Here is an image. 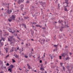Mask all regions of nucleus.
<instances>
[{"label":"nucleus","instance_id":"nucleus-3","mask_svg":"<svg viewBox=\"0 0 73 73\" xmlns=\"http://www.w3.org/2000/svg\"><path fill=\"white\" fill-rule=\"evenodd\" d=\"M67 53H62V57H65V56L66 55H67V56H68V52H67Z\"/></svg>","mask_w":73,"mask_h":73},{"label":"nucleus","instance_id":"nucleus-21","mask_svg":"<svg viewBox=\"0 0 73 73\" xmlns=\"http://www.w3.org/2000/svg\"><path fill=\"white\" fill-rule=\"evenodd\" d=\"M0 64L1 65H3V62L0 60Z\"/></svg>","mask_w":73,"mask_h":73},{"label":"nucleus","instance_id":"nucleus-34","mask_svg":"<svg viewBox=\"0 0 73 73\" xmlns=\"http://www.w3.org/2000/svg\"><path fill=\"white\" fill-rule=\"evenodd\" d=\"M8 20L9 23H10L11 22H12V20H10L9 19H8Z\"/></svg>","mask_w":73,"mask_h":73},{"label":"nucleus","instance_id":"nucleus-45","mask_svg":"<svg viewBox=\"0 0 73 73\" xmlns=\"http://www.w3.org/2000/svg\"><path fill=\"white\" fill-rule=\"evenodd\" d=\"M15 57L16 58H18L19 57V56H17V55L16 54L15 56Z\"/></svg>","mask_w":73,"mask_h":73},{"label":"nucleus","instance_id":"nucleus-47","mask_svg":"<svg viewBox=\"0 0 73 73\" xmlns=\"http://www.w3.org/2000/svg\"><path fill=\"white\" fill-rule=\"evenodd\" d=\"M60 8V4H58V8Z\"/></svg>","mask_w":73,"mask_h":73},{"label":"nucleus","instance_id":"nucleus-6","mask_svg":"<svg viewBox=\"0 0 73 73\" xmlns=\"http://www.w3.org/2000/svg\"><path fill=\"white\" fill-rule=\"evenodd\" d=\"M11 18L12 19V20H15V18L16 17L15 16V15H12L11 16Z\"/></svg>","mask_w":73,"mask_h":73},{"label":"nucleus","instance_id":"nucleus-57","mask_svg":"<svg viewBox=\"0 0 73 73\" xmlns=\"http://www.w3.org/2000/svg\"><path fill=\"white\" fill-rule=\"evenodd\" d=\"M19 70H22V69H21V68H19Z\"/></svg>","mask_w":73,"mask_h":73},{"label":"nucleus","instance_id":"nucleus-24","mask_svg":"<svg viewBox=\"0 0 73 73\" xmlns=\"http://www.w3.org/2000/svg\"><path fill=\"white\" fill-rule=\"evenodd\" d=\"M12 60L13 61V62H16V61H15V60H14V59H12Z\"/></svg>","mask_w":73,"mask_h":73},{"label":"nucleus","instance_id":"nucleus-59","mask_svg":"<svg viewBox=\"0 0 73 73\" xmlns=\"http://www.w3.org/2000/svg\"><path fill=\"white\" fill-rule=\"evenodd\" d=\"M32 26L33 27V28L34 27H35V26L33 25H32Z\"/></svg>","mask_w":73,"mask_h":73},{"label":"nucleus","instance_id":"nucleus-43","mask_svg":"<svg viewBox=\"0 0 73 73\" xmlns=\"http://www.w3.org/2000/svg\"><path fill=\"white\" fill-rule=\"evenodd\" d=\"M42 69L43 70H44V69L43 68H40V70H41Z\"/></svg>","mask_w":73,"mask_h":73},{"label":"nucleus","instance_id":"nucleus-31","mask_svg":"<svg viewBox=\"0 0 73 73\" xmlns=\"http://www.w3.org/2000/svg\"><path fill=\"white\" fill-rule=\"evenodd\" d=\"M7 12L8 14H10L11 13V11H7Z\"/></svg>","mask_w":73,"mask_h":73},{"label":"nucleus","instance_id":"nucleus-11","mask_svg":"<svg viewBox=\"0 0 73 73\" xmlns=\"http://www.w3.org/2000/svg\"><path fill=\"white\" fill-rule=\"evenodd\" d=\"M12 68H10L8 69V71H9V72H11L12 73Z\"/></svg>","mask_w":73,"mask_h":73},{"label":"nucleus","instance_id":"nucleus-54","mask_svg":"<svg viewBox=\"0 0 73 73\" xmlns=\"http://www.w3.org/2000/svg\"><path fill=\"white\" fill-rule=\"evenodd\" d=\"M30 66H28V68H29V69H31V68H30Z\"/></svg>","mask_w":73,"mask_h":73},{"label":"nucleus","instance_id":"nucleus-30","mask_svg":"<svg viewBox=\"0 0 73 73\" xmlns=\"http://www.w3.org/2000/svg\"><path fill=\"white\" fill-rule=\"evenodd\" d=\"M0 44L1 46H3V42H0Z\"/></svg>","mask_w":73,"mask_h":73},{"label":"nucleus","instance_id":"nucleus-16","mask_svg":"<svg viewBox=\"0 0 73 73\" xmlns=\"http://www.w3.org/2000/svg\"><path fill=\"white\" fill-rule=\"evenodd\" d=\"M68 4H67L66 6H64V9L65 8H66V7H69V6L68 5Z\"/></svg>","mask_w":73,"mask_h":73},{"label":"nucleus","instance_id":"nucleus-19","mask_svg":"<svg viewBox=\"0 0 73 73\" xmlns=\"http://www.w3.org/2000/svg\"><path fill=\"white\" fill-rule=\"evenodd\" d=\"M34 31H33L31 32V34L32 35V36H33V34H34Z\"/></svg>","mask_w":73,"mask_h":73},{"label":"nucleus","instance_id":"nucleus-10","mask_svg":"<svg viewBox=\"0 0 73 73\" xmlns=\"http://www.w3.org/2000/svg\"><path fill=\"white\" fill-rule=\"evenodd\" d=\"M63 21L62 20H61L60 21V19H59V21H58V22L60 23V24H62V23H63Z\"/></svg>","mask_w":73,"mask_h":73},{"label":"nucleus","instance_id":"nucleus-15","mask_svg":"<svg viewBox=\"0 0 73 73\" xmlns=\"http://www.w3.org/2000/svg\"><path fill=\"white\" fill-rule=\"evenodd\" d=\"M42 41H43V43L44 44V42L45 41V39L44 38H42Z\"/></svg>","mask_w":73,"mask_h":73},{"label":"nucleus","instance_id":"nucleus-51","mask_svg":"<svg viewBox=\"0 0 73 73\" xmlns=\"http://www.w3.org/2000/svg\"><path fill=\"white\" fill-rule=\"evenodd\" d=\"M25 24H24V23H22V26H25Z\"/></svg>","mask_w":73,"mask_h":73},{"label":"nucleus","instance_id":"nucleus-32","mask_svg":"<svg viewBox=\"0 0 73 73\" xmlns=\"http://www.w3.org/2000/svg\"><path fill=\"white\" fill-rule=\"evenodd\" d=\"M26 3H29V0H27V1L26 2Z\"/></svg>","mask_w":73,"mask_h":73},{"label":"nucleus","instance_id":"nucleus-39","mask_svg":"<svg viewBox=\"0 0 73 73\" xmlns=\"http://www.w3.org/2000/svg\"><path fill=\"white\" fill-rule=\"evenodd\" d=\"M9 56V54H8V55H7L6 56V58H7V57H8Z\"/></svg>","mask_w":73,"mask_h":73},{"label":"nucleus","instance_id":"nucleus-28","mask_svg":"<svg viewBox=\"0 0 73 73\" xmlns=\"http://www.w3.org/2000/svg\"><path fill=\"white\" fill-rule=\"evenodd\" d=\"M24 18L25 20H27V18L25 16H24Z\"/></svg>","mask_w":73,"mask_h":73},{"label":"nucleus","instance_id":"nucleus-5","mask_svg":"<svg viewBox=\"0 0 73 73\" xmlns=\"http://www.w3.org/2000/svg\"><path fill=\"white\" fill-rule=\"evenodd\" d=\"M65 1L64 2H63V4L64 5V4L66 3V4H69V0H64Z\"/></svg>","mask_w":73,"mask_h":73},{"label":"nucleus","instance_id":"nucleus-23","mask_svg":"<svg viewBox=\"0 0 73 73\" xmlns=\"http://www.w3.org/2000/svg\"><path fill=\"white\" fill-rule=\"evenodd\" d=\"M8 20H12V19L11 17H10V18H9L8 19Z\"/></svg>","mask_w":73,"mask_h":73},{"label":"nucleus","instance_id":"nucleus-38","mask_svg":"<svg viewBox=\"0 0 73 73\" xmlns=\"http://www.w3.org/2000/svg\"><path fill=\"white\" fill-rule=\"evenodd\" d=\"M45 54H46L45 52H44V54L43 57H45Z\"/></svg>","mask_w":73,"mask_h":73},{"label":"nucleus","instance_id":"nucleus-9","mask_svg":"<svg viewBox=\"0 0 73 73\" xmlns=\"http://www.w3.org/2000/svg\"><path fill=\"white\" fill-rule=\"evenodd\" d=\"M9 32H11L12 33H14V32H15V31H14V32H13L12 31V30L11 29V28H10L9 29Z\"/></svg>","mask_w":73,"mask_h":73},{"label":"nucleus","instance_id":"nucleus-44","mask_svg":"<svg viewBox=\"0 0 73 73\" xmlns=\"http://www.w3.org/2000/svg\"><path fill=\"white\" fill-rule=\"evenodd\" d=\"M42 29L45 30L46 29V28H45V27H42Z\"/></svg>","mask_w":73,"mask_h":73},{"label":"nucleus","instance_id":"nucleus-14","mask_svg":"<svg viewBox=\"0 0 73 73\" xmlns=\"http://www.w3.org/2000/svg\"><path fill=\"white\" fill-rule=\"evenodd\" d=\"M7 5H8L7 6H6L5 7H7V9H9V4L8 3L7 4Z\"/></svg>","mask_w":73,"mask_h":73},{"label":"nucleus","instance_id":"nucleus-4","mask_svg":"<svg viewBox=\"0 0 73 73\" xmlns=\"http://www.w3.org/2000/svg\"><path fill=\"white\" fill-rule=\"evenodd\" d=\"M24 0H19L18 1V3L19 4H20L22 3H24Z\"/></svg>","mask_w":73,"mask_h":73},{"label":"nucleus","instance_id":"nucleus-26","mask_svg":"<svg viewBox=\"0 0 73 73\" xmlns=\"http://www.w3.org/2000/svg\"><path fill=\"white\" fill-rule=\"evenodd\" d=\"M69 68H70L69 66H67V68L68 70V69H69Z\"/></svg>","mask_w":73,"mask_h":73},{"label":"nucleus","instance_id":"nucleus-64","mask_svg":"<svg viewBox=\"0 0 73 73\" xmlns=\"http://www.w3.org/2000/svg\"><path fill=\"white\" fill-rule=\"evenodd\" d=\"M6 29H8V27L6 26Z\"/></svg>","mask_w":73,"mask_h":73},{"label":"nucleus","instance_id":"nucleus-41","mask_svg":"<svg viewBox=\"0 0 73 73\" xmlns=\"http://www.w3.org/2000/svg\"><path fill=\"white\" fill-rule=\"evenodd\" d=\"M65 11H68V10H67V9L66 8L64 9Z\"/></svg>","mask_w":73,"mask_h":73},{"label":"nucleus","instance_id":"nucleus-55","mask_svg":"<svg viewBox=\"0 0 73 73\" xmlns=\"http://www.w3.org/2000/svg\"><path fill=\"white\" fill-rule=\"evenodd\" d=\"M62 56H59V57H60V59H61V57Z\"/></svg>","mask_w":73,"mask_h":73},{"label":"nucleus","instance_id":"nucleus-8","mask_svg":"<svg viewBox=\"0 0 73 73\" xmlns=\"http://www.w3.org/2000/svg\"><path fill=\"white\" fill-rule=\"evenodd\" d=\"M58 45V44L57 45H56V44H54V47H55V50H57V46Z\"/></svg>","mask_w":73,"mask_h":73},{"label":"nucleus","instance_id":"nucleus-58","mask_svg":"<svg viewBox=\"0 0 73 73\" xmlns=\"http://www.w3.org/2000/svg\"><path fill=\"white\" fill-rule=\"evenodd\" d=\"M24 26V28H27V27L26 26V25H25V26Z\"/></svg>","mask_w":73,"mask_h":73},{"label":"nucleus","instance_id":"nucleus-36","mask_svg":"<svg viewBox=\"0 0 73 73\" xmlns=\"http://www.w3.org/2000/svg\"><path fill=\"white\" fill-rule=\"evenodd\" d=\"M9 64L8 63H7L6 65V66H9Z\"/></svg>","mask_w":73,"mask_h":73},{"label":"nucleus","instance_id":"nucleus-48","mask_svg":"<svg viewBox=\"0 0 73 73\" xmlns=\"http://www.w3.org/2000/svg\"><path fill=\"white\" fill-rule=\"evenodd\" d=\"M24 57H25V58H28V56L27 55L25 56Z\"/></svg>","mask_w":73,"mask_h":73},{"label":"nucleus","instance_id":"nucleus-7","mask_svg":"<svg viewBox=\"0 0 73 73\" xmlns=\"http://www.w3.org/2000/svg\"><path fill=\"white\" fill-rule=\"evenodd\" d=\"M62 26L61 27V28L63 29V28H66V26H65V25L63 24V23L62 24Z\"/></svg>","mask_w":73,"mask_h":73},{"label":"nucleus","instance_id":"nucleus-53","mask_svg":"<svg viewBox=\"0 0 73 73\" xmlns=\"http://www.w3.org/2000/svg\"><path fill=\"white\" fill-rule=\"evenodd\" d=\"M17 38H18V39H19V40H20V38H19V37H18Z\"/></svg>","mask_w":73,"mask_h":73},{"label":"nucleus","instance_id":"nucleus-27","mask_svg":"<svg viewBox=\"0 0 73 73\" xmlns=\"http://www.w3.org/2000/svg\"><path fill=\"white\" fill-rule=\"evenodd\" d=\"M8 11H10V12H12V10H9V9H8L7 10V12H8Z\"/></svg>","mask_w":73,"mask_h":73},{"label":"nucleus","instance_id":"nucleus-50","mask_svg":"<svg viewBox=\"0 0 73 73\" xmlns=\"http://www.w3.org/2000/svg\"><path fill=\"white\" fill-rule=\"evenodd\" d=\"M47 61H45L44 64H47Z\"/></svg>","mask_w":73,"mask_h":73},{"label":"nucleus","instance_id":"nucleus-22","mask_svg":"<svg viewBox=\"0 0 73 73\" xmlns=\"http://www.w3.org/2000/svg\"><path fill=\"white\" fill-rule=\"evenodd\" d=\"M13 47L12 48V50H10V52H13Z\"/></svg>","mask_w":73,"mask_h":73},{"label":"nucleus","instance_id":"nucleus-62","mask_svg":"<svg viewBox=\"0 0 73 73\" xmlns=\"http://www.w3.org/2000/svg\"><path fill=\"white\" fill-rule=\"evenodd\" d=\"M39 27L40 28H42V26H40V25H39Z\"/></svg>","mask_w":73,"mask_h":73},{"label":"nucleus","instance_id":"nucleus-37","mask_svg":"<svg viewBox=\"0 0 73 73\" xmlns=\"http://www.w3.org/2000/svg\"><path fill=\"white\" fill-rule=\"evenodd\" d=\"M40 25H38L37 24H36V27H39V26Z\"/></svg>","mask_w":73,"mask_h":73},{"label":"nucleus","instance_id":"nucleus-52","mask_svg":"<svg viewBox=\"0 0 73 73\" xmlns=\"http://www.w3.org/2000/svg\"><path fill=\"white\" fill-rule=\"evenodd\" d=\"M50 57L51 60H52V59H53V58L52 57V56H50Z\"/></svg>","mask_w":73,"mask_h":73},{"label":"nucleus","instance_id":"nucleus-33","mask_svg":"<svg viewBox=\"0 0 73 73\" xmlns=\"http://www.w3.org/2000/svg\"><path fill=\"white\" fill-rule=\"evenodd\" d=\"M40 66H41L40 68H42V67L43 66V64H40Z\"/></svg>","mask_w":73,"mask_h":73},{"label":"nucleus","instance_id":"nucleus-63","mask_svg":"<svg viewBox=\"0 0 73 73\" xmlns=\"http://www.w3.org/2000/svg\"><path fill=\"white\" fill-rule=\"evenodd\" d=\"M44 26H45V27H46V23L45 24Z\"/></svg>","mask_w":73,"mask_h":73},{"label":"nucleus","instance_id":"nucleus-18","mask_svg":"<svg viewBox=\"0 0 73 73\" xmlns=\"http://www.w3.org/2000/svg\"><path fill=\"white\" fill-rule=\"evenodd\" d=\"M66 60H69L70 59V58L69 57H67V58H65Z\"/></svg>","mask_w":73,"mask_h":73},{"label":"nucleus","instance_id":"nucleus-60","mask_svg":"<svg viewBox=\"0 0 73 73\" xmlns=\"http://www.w3.org/2000/svg\"><path fill=\"white\" fill-rule=\"evenodd\" d=\"M34 16L36 17H37V15H36L35 14L34 15Z\"/></svg>","mask_w":73,"mask_h":73},{"label":"nucleus","instance_id":"nucleus-29","mask_svg":"<svg viewBox=\"0 0 73 73\" xmlns=\"http://www.w3.org/2000/svg\"><path fill=\"white\" fill-rule=\"evenodd\" d=\"M7 49H8V48H6V52L7 53L8 52V50H7Z\"/></svg>","mask_w":73,"mask_h":73},{"label":"nucleus","instance_id":"nucleus-46","mask_svg":"<svg viewBox=\"0 0 73 73\" xmlns=\"http://www.w3.org/2000/svg\"><path fill=\"white\" fill-rule=\"evenodd\" d=\"M66 27H67V28H69V26H68V24H67V25L66 26Z\"/></svg>","mask_w":73,"mask_h":73},{"label":"nucleus","instance_id":"nucleus-1","mask_svg":"<svg viewBox=\"0 0 73 73\" xmlns=\"http://www.w3.org/2000/svg\"><path fill=\"white\" fill-rule=\"evenodd\" d=\"M8 41H10V44H12L13 43H15L16 41L15 39L13 38V36H11L10 38L8 37Z\"/></svg>","mask_w":73,"mask_h":73},{"label":"nucleus","instance_id":"nucleus-49","mask_svg":"<svg viewBox=\"0 0 73 73\" xmlns=\"http://www.w3.org/2000/svg\"><path fill=\"white\" fill-rule=\"evenodd\" d=\"M42 60H40V61H39V62H40V63H42Z\"/></svg>","mask_w":73,"mask_h":73},{"label":"nucleus","instance_id":"nucleus-25","mask_svg":"<svg viewBox=\"0 0 73 73\" xmlns=\"http://www.w3.org/2000/svg\"><path fill=\"white\" fill-rule=\"evenodd\" d=\"M21 7H23L24 8V5H23V4H21Z\"/></svg>","mask_w":73,"mask_h":73},{"label":"nucleus","instance_id":"nucleus-12","mask_svg":"<svg viewBox=\"0 0 73 73\" xmlns=\"http://www.w3.org/2000/svg\"><path fill=\"white\" fill-rule=\"evenodd\" d=\"M32 52H31V53L29 55V56L30 58H31L32 57Z\"/></svg>","mask_w":73,"mask_h":73},{"label":"nucleus","instance_id":"nucleus-13","mask_svg":"<svg viewBox=\"0 0 73 73\" xmlns=\"http://www.w3.org/2000/svg\"><path fill=\"white\" fill-rule=\"evenodd\" d=\"M9 67H11L10 68L12 69V68H14V66H13V64H11L10 66H9Z\"/></svg>","mask_w":73,"mask_h":73},{"label":"nucleus","instance_id":"nucleus-42","mask_svg":"<svg viewBox=\"0 0 73 73\" xmlns=\"http://www.w3.org/2000/svg\"><path fill=\"white\" fill-rule=\"evenodd\" d=\"M21 11H23V9H24V7H21Z\"/></svg>","mask_w":73,"mask_h":73},{"label":"nucleus","instance_id":"nucleus-17","mask_svg":"<svg viewBox=\"0 0 73 73\" xmlns=\"http://www.w3.org/2000/svg\"><path fill=\"white\" fill-rule=\"evenodd\" d=\"M1 40H2L3 41H4L5 40V38H3V37H1Z\"/></svg>","mask_w":73,"mask_h":73},{"label":"nucleus","instance_id":"nucleus-56","mask_svg":"<svg viewBox=\"0 0 73 73\" xmlns=\"http://www.w3.org/2000/svg\"><path fill=\"white\" fill-rule=\"evenodd\" d=\"M19 20H17V21H16V22L17 23H19Z\"/></svg>","mask_w":73,"mask_h":73},{"label":"nucleus","instance_id":"nucleus-61","mask_svg":"<svg viewBox=\"0 0 73 73\" xmlns=\"http://www.w3.org/2000/svg\"><path fill=\"white\" fill-rule=\"evenodd\" d=\"M17 50H19V47H18V48H17Z\"/></svg>","mask_w":73,"mask_h":73},{"label":"nucleus","instance_id":"nucleus-35","mask_svg":"<svg viewBox=\"0 0 73 73\" xmlns=\"http://www.w3.org/2000/svg\"><path fill=\"white\" fill-rule=\"evenodd\" d=\"M64 23L65 24L64 25V26H65V27H66V22L65 21H64Z\"/></svg>","mask_w":73,"mask_h":73},{"label":"nucleus","instance_id":"nucleus-20","mask_svg":"<svg viewBox=\"0 0 73 73\" xmlns=\"http://www.w3.org/2000/svg\"><path fill=\"white\" fill-rule=\"evenodd\" d=\"M62 69L64 70V71H65V70L66 69H65V67H64V66H62Z\"/></svg>","mask_w":73,"mask_h":73},{"label":"nucleus","instance_id":"nucleus-2","mask_svg":"<svg viewBox=\"0 0 73 73\" xmlns=\"http://www.w3.org/2000/svg\"><path fill=\"white\" fill-rule=\"evenodd\" d=\"M39 3L40 4V5H41V7H42L43 8L44 7H45L46 6V3L45 2H44V3L42 2V1H41V2H40Z\"/></svg>","mask_w":73,"mask_h":73},{"label":"nucleus","instance_id":"nucleus-40","mask_svg":"<svg viewBox=\"0 0 73 73\" xmlns=\"http://www.w3.org/2000/svg\"><path fill=\"white\" fill-rule=\"evenodd\" d=\"M41 36L42 37H45V35H44V34H42L41 35Z\"/></svg>","mask_w":73,"mask_h":73}]
</instances>
